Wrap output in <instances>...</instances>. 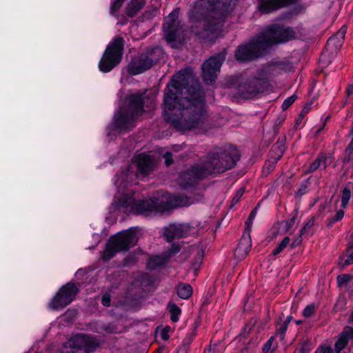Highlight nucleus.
<instances>
[{
    "label": "nucleus",
    "instance_id": "obj_1",
    "mask_svg": "<svg viewBox=\"0 0 353 353\" xmlns=\"http://www.w3.org/2000/svg\"><path fill=\"white\" fill-rule=\"evenodd\" d=\"M163 117L178 131L205 132L212 127L199 83L192 74L180 72L173 76L164 93Z\"/></svg>",
    "mask_w": 353,
    "mask_h": 353
},
{
    "label": "nucleus",
    "instance_id": "obj_2",
    "mask_svg": "<svg viewBox=\"0 0 353 353\" xmlns=\"http://www.w3.org/2000/svg\"><path fill=\"white\" fill-rule=\"evenodd\" d=\"M295 37L292 28L274 24L268 26L255 40L239 46L235 57L239 61H249L261 57L274 44L287 42Z\"/></svg>",
    "mask_w": 353,
    "mask_h": 353
},
{
    "label": "nucleus",
    "instance_id": "obj_3",
    "mask_svg": "<svg viewBox=\"0 0 353 353\" xmlns=\"http://www.w3.org/2000/svg\"><path fill=\"white\" fill-rule=\"evenodd\" d=\"M203 6L209 5L203 21L208 37H217L221 31L226 17L233 10L237 0H200Z\"/></svg>",
    "mask_w": 353,
    "mask_h": 353
},
{
    "label": "nucleus",
    "instance_id": "obj_4",
    "mask_svg": "<svg viewBox=\"0 0 353 353\" xmlns=\"http://www.w3.org/2000/svg\"><path fill=\"white\" fill-rule=\"evenodd\" d=\"M240 159L239 151L232 145L214 148L206 155L201 165L206 176L223 173L235 166Z\"/></svg>",
    "mask_w": 353,
    "mask_h": 353
},
{
    "label": "nucleus",
    "instance_id": "obj_5",
    "mask_svg": "<svg viewBox=\"0 0 353 353\" xmlns=\"http://www.w3.org/2000/svg\"><path fill=\"white\" fill-rule=\"evenodd\" d=\"M154 97L146 96L145 92L130 95L128 112L121 113L116 119V126L121 129L132 128L134 126V120L146 111L144 107L150 111L154 108Z\"/></svg>",
    "mask_w": 353,
    "mask_h": 353
},
{
    "label": "nucleus",
    "instance_id": "obj_6",
    "mask_svg": "<svg viewBox=\"0 0 353 353\" xmlns=\"http://www.w3.org/2000/svg\"><path fill=\"white\" fill-rule=\"evenodd\" d=\"M137 241L136 230L130 228L119 232L112 236L103 252L102 259L105 261L112 259L117 252L127 251L133 247Z\"/></svg>",
    "mask_w": 353,
    "mask_h": 353
},
{
    "label": "nucleus",
    "instance_id": "obj_7",
    "mask_svg": "<svg viewBox=\"0 0 353 353\" xmlns=\"http://www.w3.org/2000/svg\"><path fill=\"white\" fill-rule=\"evenodd\" d=\"M164 55L161 48L155 47L134 57L128 65V71L132 75H137L149 70L159 61Z\"/></svg>",
    "mask_w": 353,
    "mask_h": 353
},
{
    "label": "nucleus",
    "instance_id": "obj_8",
    "mask_svg": "<svg viewBox=\"0 0 353 353\" xmlns=\"http://www.w3.org/2000/svg\"><path fill=\"white\" fill-rule=\"evenodd\" d=\"M270 84L267 79L256 76L241 78L237 87L238 93L245 99H252L267 91Z\"/></svg>",
    "mask_w": 353,
    "mask_h": 353
},
{
    "label": "nucleus",
    "instance_id": "obj_9",
    "mask_svg": "<svg viewBox=\"0 0 353 353\" xmlns=\"http://www.w3.org/2000/svg\"><path fill=\"white\" fill-rule=\"evenodd\" d=\"M124 47L122 37L115 38L107 47L99 63L101 71L108 72L112 70L121 61Z\"/></svg>",
    "mask_w": 353,
    "mask_h": 353
},
{
    "label": "nucleus",
    "instance_id": "obj_10",
    "mask_svg": "<svg viewBox=\"0 0 353 353\" xmlns=\"http://www.w3.org/2000/svg\"><path fill=\"white\" fill-rule=\"evenodd\" d=\"M178 14L179 11L176 9L170 13L165 19L163 26L165 39L172 47H176L177 44L181 43L185 38V30L177 20Z\"/></svg>",
    "mask_w": 353,
    "mask_h": 353
},
{
    "label": "nucleus",
    "instance_id": "obj_11",
    "mask_svg": "<svg viewBox=\"0 0 353 353\" xmlns=\"http://www.w3.org/2000/svg\"><path fill=\"white\" fill-rule=\"evenodd\" d=\"M226 51L223 50L219 54L212 56L202 65L203 80L207 84H212L217 78L221 67L225 60Z\"/></svg>",
    "mask_w": 353,
    "mask_h": 353
},
{
    "label": "nucleus",
    "instance_id": "obj_12",
    "mask_svg": "<svg viewBox=\"0 0 353 353\" xmlns=\"http://www.w3.org/2000/svg\"><path fill=\"white\" fill-rule=\"evenodd\" d=\"M79 289L72 283H67L57 292L49 303V307L54 310L64 308L69 305L77 294Z\"/></svg>",
    "mask_w": 353,
    "mask_h": 353
},
{
    "label": "nucleus",
    "instance_id": "obj_13",
    "mask_svg": "<svg viewBox=\"0 0 353 353\" xmlns=\"http://www.w3.org/2000/svg\"><path fill=\"white\" fill-rule=\"evenodd\" d=\"M205 177L207 176L201 164H196L180 174L178 183L181 188L186 189L196 185L199 181Z\"/></svg>",
    "mask_w": 353,
    "mask_h": 353
},
{
    "label": "nucleus",
    "instance_id": "obj_14",
    "mask_svg": "<svg viewBox=\"0 0 353 353\" xmlns=\"http://www.w3.org/2000/svg\"><path fill=\"white\" fill-rule=\"evenodd\" d=\"M96 346L95 341L84 334H77L70 339L65 343V347L70 349L68 353H89L94 350Z\"/></svg>",
    "mask_w": 353,
    "mask_h": 353
},
{
    "label": "nucleus",
    "instance_id": "obj_15",
    "mask_svg": "<svg viewBox=\"0 0 353 353\" xmlns=\"http://www.w3.org/2000/svg\"><path fill=\"white\" fill-rule=\"evenodd\" d=\"M136 210L139 214L148 212H164L169 209L170 204L163 198H153L137 201L134 203Z\"/></svg>",
    "mask_w": 353,
    "mask_h": 353
},
{
    "label": "nucleus",
    "instance_id": "obj_16",
    "mask_svg": "<svg viewBox=\"0 0 353 353\" xmlns=\"http://www.w3.org/2000/svg\"><path fill=\"white\" fill-rule=\"evenodd\" d=\"M256 322V321L255 319L251 320L250 323L246 325L241 332L239 336L240 339H245L250 334H252L254 336L249 340L245 347L240 350L239 353H250V349L254 347L258 343L259 338L257 336H256V334L258 332L257 329L255 328Z\"/></svg>",
    "mask_w": 353,
    "mask_h": 353
},
{
    "label": "nucleus",
    "instance_id": "obj_17",
    "mask_svg": "<svg viewBox=\"0 0 353 353\" xmlns=\"http://www.w3.org/2000/svg\"><path fill=\"white\" fill-rule=\"evenodd\" d=\"M297 0H258V9L263 13H270L281 8L296 4Z\"/></svg>",
    "mask_w": 353,
    "mask_h": 353
},
{
    "label": "nucleus",
    "instance_id": "obj_18",
    "mask_svg": "<svg viewBox=\"0 0 353 353\" xmlns=\"http://www.w3.org/2000/svg\"><path fill=\"white\" fill-rule=\"evenodd\" d=\"M132 161L136 164L138 172L143 176L148 175L155 167V161L152 157L144 153L134 157Z\"/></svg>",
    "mask_w": 353,
    "mask_h": 353
},
{
    "label": "nucleus",
    "instance_id": "obj_19",
    "mask_svg": "<svg viewBox=\"0 0 353 353\" xmlns=\"http://www.w3.org/2000/svg\"><path fill=\"white\" fill-rule=\"evenodd\" d=\"M190 230L188 224H172L164 229V236L168 241L171 242L175 238L185 236Z\"/></svg>",
    "mask_w": 353,
    "mask_h": 353
},
{
    "label": "nucleus",
    "instance_id": "obj_20",
    "mask_svg": "<svg viewBox=\"0 0 353 353\" xmlns=\"http://www.w3.org/2000/svg\"><path fill=\"white\" fill-rule=\"evenodd\" d=\"M346 31L347 28L342 26L334 36L330 37L326 43V49L331 52L338 51L343 46Z\"/></svg>",
    "mask_w": 353,
    "mask_h": 353
},
{
    "label": "nucleus",
    "instance_id": "obj_21",
    "mask_svg": "<svg viewBox=\"0 0 353 353\" xmlns=\"http://www.w3.org/2000/svg\"><path fill=\"white\" fill-rule=\"evenodd\" d=\"M251 246L252 243L250 234H248V236H243L234 250L235 256L239 260L244 259L249 253Z\"/></svg>",
    "mask_w": 353,
    "mask_h": 353
},
{
    "label": "nucleus",
    "instance_id": "obj_22",
    "mask_svg": "<svg viewBox=\"0 0 353 353\" xmlns=\"http://www.w3.org/2000/svg\"><path fill=\"white\" fill-rule=\"evenodd\" d=\"M145 0H131L127 5L125 13L128 17L135 16L145 6Z\"/></svg>",
    "mask_w": 353,
    "mask_h": 353
},
{
    "label": "nucleus",
    "instance_id": "obj_23",
    "mask_svg": "<svg viewBox=\"0 0 353 353\" xmlns=\"http://www.w3.org/2000/svg\"><path fill=\"white\" fill-rule=\"evenodd\" d=\"M329 158L324 154H319L316 159L310 164L309 171L310 172L316 171L323 165V169L327 166Z\"/></svg>",
    "mask_w": 353,
    "mask_h": 353
},
{
    "label": "nucleus",
    "instance_id": "obj_24",
    "mask_svg": "<svg viewBox=\"0 0 353 353\" xmlns=\"http://www.w3.org/2000/svg\"><path fill=\"white\" fill-rule=\"evenodd\" d=\"M176 290L178 296L183 299H188L192 294V288L188 283H179Z\"/></svg>",
    "mask_w": 353,
    "mask_h": 353
},
{
    "label": "nucleus",
    "instance_id": "obj_25",
    "mask_svg": "<svg viewBox=\"0 0 353 353\" xmlns=\"http://www.w3.org/2000/svg\"><path fill=\"white\" fill-rule=\"evenodd\" d=\"M339 264L343 268L353 264V248L347 245L345 254L339 259Z\"/></svg>",
    "mask_w": 353,
    "mask_h": 353
},
{
    "label": "nucleus",
    "instance_id": "obj_26",
    "mask_svg": "<svg viewBox=\"0 0 353 353\" xmlns=\"http://www.w3.org/2000/svg\"><path fill=\"white\" fill-rule=\"evenodd\" d=\"M169 257L165 256H156L150 259L148 263V267L150 269H156L158 267L163 265Z\"/></svg>",
    "mask_w": 353,
    "mask_h": 353
},
{
    "label": "nucleus",
    "instance_id": "obj_27",
    "mask_svg": "<svg viewBox=\"0 0 353 353\" xmlns=\"http://www.w3.org/2000/svg\"><path fill=\"white\" fill-rule=\"evenodd\" d=\"M348 337L345 333L343 332L334 345L335 351L336 353H339L343 349L345 348L348 343Z\"/></svg>",
    "mask_w": 353,
    "mask_h": 353
},
{
    "label": "nucleus",
    "instance_id": "obj_28",
    "mask_svg": "<svg viewBox=\"0 0 353 353\" xmlns=\"http://www.w3.org/2000/svg\"><path fill=\"white\" fill-rule=\"evenodd\" d=\"M169 312L170 313V319L173 322L179 321V316L181 311V309L174 303H169L168 305Z\"/></svg>",
    "mask_w": 353,
    "mask_h": 353
},
{
    "label": "nucleus",
    "instance_id": "obj_29",
    "mask_svg": "<svg viewBox=\"0 0 353 353\" xmlns=\"http://www.w3.org/2000/svg\"><path fill=\"white\" fill-rule=\"evenodd\" d=\"M352 196V192L350 188L347 187H345L342 191L341 194V208H345L348 204V202Z\"/></svg>",
    "mask_w": 353,
    "mask_h": 353
},
{
    "label": "nucleus",
    "instance_id": "obj_30",
    "mask_svg": "<svg viewBox=\"0 0 353 353\" xmlns=\"http://www.w3.org/2000/svg\"><path fill=\"white\" fill-rule=\"evenodd\" d=\"M174 199L175 206L183 207L190 205L188 197L183 195H176L174 196Z\"/></svg>",
    "mask_w": 353,
    "mask_h": 353
},
{
    "label": "nucleus",
    "instance_id": "obj_31",
    "mask_svg": "<svg viewBox=\"0 0 353 353\" xmlns=\"http://www.w3.org/2000/svg\"><path fill=\"white\" fill-rule=\"evenodd\" d=\"M287 323L283 322L278 323L276 329V335L279 336L281 340H283L285 337V334L288 328Z\"/></svg>",
    "mask_w": 353,
    "mask_h": 353
},
{
    "label": "nucleus",
    "instance_id": "obj_32",
    "mask_svg": "<svg viewBox=\"0 0 353 353\" xmlns=\"http://www.w3.org/2000/svg\"><path fill=\"white\" fill-rule=\"evenodd\" d=\"M274 336H271L270 339L264 344L263 347V353H274L276 346L272 345Z\"/></svg>",
    "mask_w": 353,
    "mask_h": 353
},
{
    "label": "nucleus",
    "instance_id": "obj_33",
    "mask_svg": "<svg viewBox=\"0 0 353 353\" xmlns=\"http://www.w3.org/2000/svg\"><path fill=\"white\" fill-rule=\"evenodd\" d=\"M290 239L288 236L285 237L275 250H273L272 254L277 255L281 253L290 243Z\"/></svg>",
    "mask_w": 353,
    "mask_h": 353
},
{
    "label": "nucleus",
    "instance_id": "obj_34",
    "mask_svg": "<svg viewBox=\"0 0 353 353\" xmlns=\"http://www.w3.org/2000/svg\"><path fill=\"white\" fill-rule=\"evenodd\" d=\"M315 221V217H310L307 222L305 223L304 226L300 231V235L303 236L308 232V231L314 226Z\"/></svg>",
    "mask_w": 353,
    "mask_h": 353
},
{
    "label": "nucleus",
    "instance_id": "obj_35",
    "mask_svg": "<svg viewBox=\"0 0 353 353\" xmlns=\"http://www.w3.org/2000/svg\"><path fill=\"white\" fill-rule=\"evenodd\" d=\"M344 216V211L343 210H339L336 212V214L334 216L330 217L327 221V225L331 226L332 224L339 221L343 219Z\"/></svg>",
    "mask_w": 353,
    "mask_h": 353
},
{
    "label": "nucleus",
    "instance_id": "obj_36",
    "mask_svg": "<svg viewBox=\"0 0 353 353\" xmlns=\"http://www.w3.org/2000/svg\"><path fill=\"white\" fill-rule=\"evenodd\" d=\"M297 97L296 94H293L291 97L287 98L282 104V109L283 110H287L296 99Z\"/></svg>",
    "mask_w": 353,
    "mask_h": 353
},
{
    "label": "nucleus",
    "instance_id": "obj_37",
    "mask_svg": "<svg viewBox=\"0 0 353 353\" xmlns=\"http://www.w3.org/2000/svg\"><path fill=\"white\" fill-rule=\"evenodd\" d=\"M315 310V305L314 304H310L304 309L303 314L305 317H310L314 314Z\"/></svg>",
    "mask_w": 353,
    "mask_h": 353
},
{
    "label": "nucleus",
    "instance_id": "obj_38",
    "mask_svg": "<svg viewBox=\"0 0 353 353\" xmlns=\"http://www.w3.org/2000/svg\"><path fill=\"white\" fill-rule=\"evenodd\" d=\"M103 330L109 334H117L120 332L118 327L114 324H108L103 326Z\"/></svg>",
    "mask_w": 353,
    "mask_h": 353
},
{
    "label": "nucleus",
    "instance_id": "obj_39",
    "mask_svg": "<svg viewBox=\"0 0 353 353\" xmlns=\"http://www.w3.org/2000/svg\"><path fill=\"white\" fill-rule=\"evenodd\" d=\"M125 0H114V2L111 6V12L114 14L117 12L122 6Z\"/></svg>",
    "mask_w": 353,
    "mask_h": 353
},
{
    "label": "nucleus",
    "instance_id": "obj_40",
    "mask_svg": "<svg viewBox=\"0 0 353 353\" xmlns=\"http://www.w3.org/2000/svg\"><path fill=\"white\" fill-rule=\"evenodd\" d=\"M256 214V209L255 208L250 212V216L245 222V224L247 225V230H248V232H250V225L252 223L253 219L255 218Z\"/></svg>",
    "mask_w": 353,
    "mask_h": 353
},
{
    "label": "nucleus",
    "instance_id": "obj_41",
    "mask_svg": "<svg viewBox=\"0 0 353 353\" xmlns=\"http://www.w3.org/2000/svg\"><path fill=\"white\" fill-rule=\"evenodd\" d=\"M244 192H245L244 188H239L237 190V192H236L235 195L234 196L232 203L233 204L236 203L240 200V199L241 198L243 194H244Z\"/></svg>",
    "mask_w": 353,
    "mask_h": 353
},
{
    "label": "nucleus",
    "instance_id": "obj_42",
    "mask_svg": "<svg viewBox=\"0 0 353 353\" xmlns=\"http://www.w3.org/2000/svg\"><path fill=\"white\" fill-rule=\"evenodd\" d=\"M351 279V276L348 274H341L338 276L337 277V281L339 285H343L348 281H350Z\"/></svg>",
    "mask_w": 353,
    "mask_h": 353
},
{
    "label": "nucleus",
    "instance_id": "obj_43",
    "mask_svg": "<svg viewBox=\"0 0 353 353\" xmlns=\"http://www.w3.org/2000/svg\"><path fill=\"white\" fill-rule=\"evenodd\" d=\"M180 251V246L178 244L173 243L170 250L168 251L167 254L168 257H170L173 254L178 253Z\"/></svg>",
    "mask_w": 353,
    "mask_h": 353
},
{
    "label": "nucleus",
    "instance_id": "obj_44",
    "mask_svg": "<svg viewBox=\"0 0 353 353\" xmlns=\"http://www.w3.org/2000/svg\"><path fill=\"white\" fill-rule=\"evenodd\" d=\"M295 217L292 218L290 220L284 221L281 223L285 225L286 231L289 230L294 224Z\"/></svg>",
    "mask_w": 353,
    "mask_h": 353
},
{
    "label": "nucleus",
    "instance_id": "obj_45",
    "mask_svg": "<svg viewBox=\"0 0 353 353\" xmlns=\"http://www.w3.org/2000/svg\"><path fill=\"white\" fill-rule=\"evenodd\" d=\"M163 158L165 159V163L167 166L170 165L173 161L172 159V153L170 152H166L163 156Z\"/></svg>",
    "mask_w": 353,
    "mask_h": 353
},
{
    "label": "nucleus",
    "instance_id": "obj_46",
    "mask_svg": "<svg viewBox=\"0 0 353 353\" xmlns=\"http://www.w3.org/2000/svg\"><path fill=\"white\" fill-rule=\"evenodd\" d=\"M110 301H111V299H110V296L109 294H104L102 296L101 303L104 306H105V307L110 306Z\"/></svg>",
    "mask_w": 353,
    "mask_h": 353
},
{
    "label": "nucleus",
    "instance_id": "obj_47",
    "mask_svg": "<svg viewBox=\"0 0 353 353\" xmlns=\"http://www.w3.org/2000/svg\"><path fill=\"white\" fill-rule=\"evenodd\" d=\"M344 332L350 339V338H353V327H347Z\"/></svg>",
    "mask_w": 353,
    "mask_h": 353
},
{
    "label": "nucleus",
    "instance_id": "obj_48",
    "mask_svg": "<svg viewBox=\"0 0 353 353\" xmlns=\"http://www.w3.org/2000/svg\"><path fill=\"white\" fill-rule=\"evenodd\" d=\"M301 235L299 238L296 239L291 244V248H293L294 247H296V245H299L301 241H302V239L301 238Z\"/></svg>",
    "mask_w": 353,
    "mask_h": 353
},
{
    "label": "nucleus",
    "instance_id": "obj_49",
    "mask_svg": "<svg viewBox=\"0 0 353 353\" xmlns=\"http://www.w3.org/2000/svg\"><path fill=\"white\" fill-rule=\"evenodd\" d=\"M215 349V346H210L208 348L205 350L204 353H217Z\"/></svg>",
    "mask_w": 353,
    "mask_h": 353
},
{
    "label": "nucleus",
    "instance_id": "obj_50",
    "mask_svg": "<svg viewBox=\"0 0 353 353\" xmlns=\"http://www.w3.org/2000/svg\"><path fill=\"white\" fill-rule=\"evenodd\" d=\"M322 353H334L330 347H325L322 349Z\"/></svg>",
    "mask_w": 353,
    "mask_h": 353
},
{
    "label": "nucleus",
    "instance_id": "obj_51",
    "mask_svg": "<svg viewBox=\"0 0 353 353\" xmlns=\"http://www.w3.org/2000/svg\"><path fill=\"white\" fill-rule=\"evenodd\" d=\"M352 94H353V85H350L347 90V94L350 96Z\"/></svg>",
    "mask_w": 353,
    "mask_h": 353
},
{
    "label": "nucleus",
    "instance_id": "obj_52",
    "mask_svg": "<svg viewBox=\"0 0 353 353\" xmlns=\"http://www.w3.org/2000/svg\"><path fill=\"white\" fill-rule=\"evenodd\" d=\"M168 334L167 333V332L163 330L161 332V338L163 339V340H167L168 339Z\"/></svg>",
    "mask_w": 353,
    "mask_h": 353
},
{
    "label": "nucleus",
    "instance_id": "obj_53",
    "mask_svg": "<svg viewBox=\"0 0 353 353\" xmlns=\"http://www.w3.org/2000/svg\"><path fill=\"white\" fill-rule=\"evenodd\" d=\"M309 111V108L305 107L301 112V115H305Z\"/></svg>",
    "mask_w": 353,
    "mask_h": 353
},
{
    "label": "nucleus",
    "instance_id": "obj_54",
    "mask_svg": "<svg viewBox=\"0 0 353 353\" xmlns=\"http://www.w3.org/2000/svg\"><path fill=\"white\" fill-rule=\"evenodd\" d=\"M292 316H287L286 319L285 321H283V322L287 323V325H288L289 323L292 321Z\"/></svg>",
    "mask_w": 353,
    "mask_h": 353
},
{
    "label": "nucleus",
    "instance_id": "obj_55",
    "mask_svg": "<svg viewBox=\"0 0 353 353\" xmlns=\"http://www.w3.org/2000/svg\"><path fill=\"white\" fill-rule=\"evenodd\" d=\"M348 246H351L352 248H353V234L350 236V240L348 243Z\"/></svg>",
    "mask_w": 353,
    "mask_h": 353
},
{
    "label": "nucleus",
    "instance_id": "obj_56",
    "mask_svg": "<svg viewBox=\"0 0 353 353\" xmlns=\"http://www.w3.org/2000/svg\"><path fill=\"white\" fill-rule=\"evenodd\" d=\"M281 64L279 63L277 65H274L272 66H270V70L274 71L277 67H280Z\"/></svg>",
    "mask_w": 353,
    "mask_h": 353
},
{
    "label": "nucleus",
    "instance_id": "obj_57",
    "mask_svg": "<svg viewBox=\"0 0 353 353\" xmlns=\"http://www.w3.org/2000/svg\"><path fill=\"white\" fill-rule=\"evenodd\" d=\"M301 120H302V119H301L300 117H299V118L297 119L296 121V125H298L299 124H300V123H301Z\"/></svg>",
    "mask_w": 353,
    "mask_h": 353
},
{
    "label": "nucleus",
    "instance_id": "obj_58",
    "mask_svg": "<svg viewBox=\"0 0 353 353\" xmlns=\"http://www.w3.org/2000/svg\"><path fill=\"white\" fill-rule=\"evenodd\" d=\"M323 128V127H321V128H319L317 132H316V133H319L322 130Z\"/></svg>",
    "mask_w": 353,
    "mask_h": 353
},
{
    "label": "nucleus",
    "instance_id": "obj_59",
    "mask_svg": "<svg viewBox=\"0 0 353 353\" xmlns=\"http://www.w3.org/2000/svg\"><path fill=\"white\" fill-rule=\"evenodd\" d=\"M304 116H305L304 114H303V115H301V114H300V115H299V117H300L301 119H303Z\"/></svg>",
    "mask_w": 353,
    "mask_h": 353
},
{
    "label": "nucleus",
    "instance_id": "obj_60",
    "mask_svg": "<svg viewBox=\"0 0 353 353\" xmlns=\"http://www.w3.org/2000/svg\"><path fill=\"white\" fill-rule=\"evenodd\" d=\"M299 11H296L294 14H298Z\"/></svg>",
    "mask_w": 353,
    "mask_h": 353
},
{
    "label": "nucleus",
    "instance_id": "obj_61",
    "mask_svg": "<svg viewBox=\"0 0 353 353\" xmlns=\"http://www.w3.org/2000/svg\"><path fill=\"white\" fill-rule=\"evenodd\" d=\"M281 157V155H279V157L277 158L276 161Z\"/></svg>",
    "mask_w": 353,
    "mask_h": 353
},
{
    "label": "nucleus",
    "instance_id": "obj_62",
    "mask_svg": "<svg viewBox=\"0 0 353 353\" xmlns=\"http://www.w3.org/2000/svg\"><path fill=\"white\" fill-rule=\"evenodd\" d=\"M35 353H40V352H35Z\"/></svg>",
    "mask_w": 353,
    "mask_h": 353
}]
</instances>
